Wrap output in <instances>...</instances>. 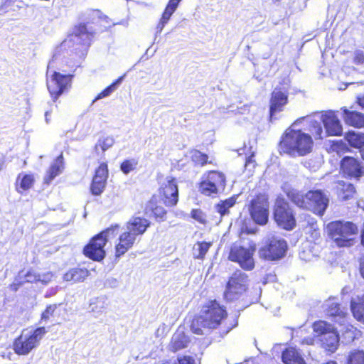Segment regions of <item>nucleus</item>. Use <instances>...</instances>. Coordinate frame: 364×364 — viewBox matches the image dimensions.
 <instances>
[{"instance_id":"obj_1","label":"nucleus","mask_w":364,"mask_h":364,"mask_svg":"<svg viewBox=\"0 0 364 364\" xmlns=\"http://www.w3.org/2000/svg\"><path fill=\"white\" fill-rule=\"evenodd\" d=\"M301 120L309 124V131L316 139L342 134V124L333 111L329 110L321 114L305 117Z\"/></svg>"},{"instance_id":"obj_2","label":"nucleus","mask_w":364,"mask_h":364,"mask_svg":"<svg viewBox=\"0 0 364 364\" xmlns=\"http://www.w3.org/2000/svg\"><path fill=\"white\" fill-rule=\"evenodd\" d=\"M226 316L223 306L215 300L210 301L203 306L199 316L193 321L191 330L198 335L206 334L217 328Z\"/></svg>"},{"instance_id":"obj_3","label":"nucleus","mask_w":364,"mask_h":364,"mask_svg":"<svg viewBox=\"0 0 364 364\" xmlns=\"http://www.w3.org/2000/svg\"><path fill=\"white\" fill-rule=\"evenodd\" d=\"M313 141L311 136L300 130L289 129L280 143L282 151L295 156H303L311 151Z\"/></svg>"},{"instance_id":"obj_4","label":"nucleus","mask_w":364,"mask_h":364,"mask_svg":"<svg viewBox=\"0 0 364 364\" xmlns=\"http://www.w3.org/2000/svg\"><path fill=\"white\" fill-rule=\"evenodd\" d=\"M289 197L297 206L319 215L324 213L328 204V198L321 191H310L305 195L291 192Z\"/></svg>"},{"instance_id":"obj_5","label":"nucleus","mask_w":364,"mask_h":364,"mask_svg":"<svg viewBox=\"0 0 364 364\" xmlns=\"http://www.w3.org/2000/svg\"><path fill=\"white\" fill-rule=\"evenodd\" d=\"M327 232L338 247H350L358 233L357 225L352 222L336 220L328 224Z\"/></svg>"},{"instance_id":"obj_6","label":"nucleus","mask_w":364,"mask_h":364,"mask_svg":"<svg viewBox=\"0 0 364 364\" xmlns=\"http://www.w3.org/2000/svg\"><path fill=\"white\" fill-rule=\"evenodd\" d=\"M46 333L44 327L35 330H23L13 343V350L18 355H26L37 348Z\"/></svg>"},{"instance_id":"obj_7","label":"nucleus","mask_w":364,"mask_h":364,"mask_svg":"<svg viewBox=\"0 0 364 364\" xmlns=\"http://www.w3.org/2000/svg\"><path fill=\"white\" fill-rule=\"evenodd\" d=\"M118 225L112 226L94 237L84 248V254L93 260L100 261L105 256L104 247L106 242L117 235Z\"/></svg>"},{"instance_id":"obj_8","label":"nucleus","mask_w":364,"mask_h":364,"mask_svg":"<svg viewBox=\"0 0 364 364\" xmlns=\"http://www.w3.org/2000/svg\"><path fill=\"white\" fill-rule=\"evenodd\" d=\"M313 328L319 337L323 348L332 353L337 350L339 337L333 326L326 321H318L314 323Z\"/></svg>"},{"instance_id":"obj_9","label":"nucleus","mask_w":364,"mask_h":364,"mask_svg":"<svg viewBox=\"0 0 364 364\" xmlns=\"http://www.w3.org/2000/svg\"><path fill=\"white\" fill-rule=\"evenodd\" d=\"M54 60L49 62L47 70V87L53 100H55L70 86L71 76L61 75L52 70Z\"/></svg>"},{"instance_id":"obj_10","label":"nucleus","mask_w":364,"mask_h":364,"mask_svg":"<svg viewBox=\"0 0 364 364\" xmlns=\"http://www.w3.org/2000/svg\"><path fill=\"white\" fill-rule=\"evenodd\" d=\"M225 187V175L221 172L212 171L203 176L199 191L205 196H213L223 191Z\"/></svg>"},{"instance_id":"obj_11","label":"nucleus","mask_w":364,"mask_h":364,"mask_svg":"<svg viewBox=\"0 0 364 364\" xmlns=\"http://www.w3.org/2000/svg\"><path fill=\"white\" fill-rule=\"evenodd\" d=\"M274 218L277 225L286 230H291L296 224L294 214L289 203L277 198L274 208Z\"/></svg>"},{"instance_id":"obj_12","label":"nucleus","mask_w":364,"mask_h":364,"mask_svg":"<svg viewBox=\"0 0 364 364\" xmlns=\"http://www.w3.org/2000/svg\"><path fill=\"white\" fill-rule=\"evenodd\" d=\"M255 250V244H250L247 247L235 245L231 247L229 259L237 262L244 269L250 270L255 266L253 255Z\"/></svg>"},{"instance_id":"obj_13","label":"nucleus","mask_w":364,"mask_h":364,"mask_svg":"<svg viewBox=\"0 0 364 364\" xmlns=\"http://www.w3.org/2000/svg\"><path fill=\"white\" fill-rule=\"evenodd\" d=\"M252 220L258 225H265L268 221L269 202L265 195H259L252 199L249 207Z\"/></svg>"},{"instance_id":"obj_14","label":"nucleus","mask_w":364,"mask_h":364,"mask_svg":"<svg viewBox=\"0 0 364 364\" xmlns=\"http://www.w3.org/2000/svg\"><path fill=\"white\" fill-rule=\"evenodd\" d=\"M247 276L241 271H237L230 277L225 291L228 300H233L242 294L247 289Z\"/></svg>"},{"instance_id":"obj_15","label":"nucleus","mask_w":364,"mask_h":364,"mask_svg":"<svg viewBox=\"0 0 364 364\" xmlns=\"http://www.w3.org/2000/svg\"><path fill=\"white\" fill-rule=\"evenodd\" d=\"M287 249V242L284 240L273 238L268 244L261 247L259 257L269 260H276L284 256Z\"/></svg>"},{"instance_id":"obj_16","label":"nucleus","mask_w":364,"mask_h":364,"mask_svg":"<svg viewBox=\"0 0 364 364\" xmlns=\"http://www.w3.org/2000/svg\"><path fill=\"white\" fill-rule=\"evenodd\" d=\"M161 193L167 206H173L178 202V191L176 180L171 176L166 177L161 183Z\"/></svg>"},{"instance_id":"obj_17","label":"nucleus","mask_w":364,"mask_h":364,"mask_svg":"<svg viewBox=\"0 0 364 364\" xmlns=\"http://www.w3.org/2000/svg\"><path fill=\"white\" fill-rule=\"evenodd\" d=\"M341 170L344 176L355 178L360 177L364 172L361 162L350 156H346L342 159Z\"/></svg>"},{"instance_id":"obj_18","label":"nucleus","mask_w":364,"mask_h":364,"mask_svg":"<svg viewBox=\"0 0 364 364\" xmlns=\"http://www.w3.org/2000/svg\"><path fill=\"white\" fill-rule=\"evenodd\" d=\"M108 178V168L106 163H102L96 169L90 190L93 195L100 196L104 191Z\"/></svg>"},{"instance_id":"obj_19","label":"nucleus","mask_w":364,"mask_h":364,"mask_svg":"<svg viewBox=\"0 0 364 364\" xmlns=\"http://www.w3.org/2000/svg\"><path fill=\"white\" fill-rule=\"evenodd\" d=\"M136 238L130 231L124 229L119 235L118 242L115 245L116 257H119L131 249L135 242Z\"/></svg>"},{"instance_id":"obj_20","label":"nucleus","mask_w":364,"mask_h":364,"mask_svg":"<svg viewBox=\"0 0 364 364\" xmlns=\"http://www.w3.org/2000/svg\"><path fill=\"white\" fill-rule=\"evenodd\" d=\"M326 314L331 317L334 318L336 322L341 323L344 321L347 314L346 308H341L338 302L334 299H329L325 303Z\"/></svg>"},{"instance_id":"obj_21","label":"nucleus","mask_w":364,"mask_h":364,"mask_svg":"<svg viewBox=\"0 0 364 364\" xmlns=\"http://www.w3.org/2000/svg\"><path fill=\"white\" fill-rule=\"evenodd\" d=\"M149 225L150 223L146 218L132 217L126 223L124 229L127 231H130L132 234L136 237V236L144 234Z\"/></svg>"},{"instance_id":"obj_22","label":"nucleus","mask_w":364,"mask_h":364,"mask_svg":"<svg viewBox=\"0 0 364 364\" xmlns=\"http://www.w3.org/2000/svg\"><path fill=\"white\" fill-rule=\"evenodd\" d=\"M287 103V95L280 89L275 88L272 93L270 100V116L271 117L282 110L284 106Z\"/></svg>"},{"instance_id":"obj_23","label":"nucleus","mask_w":364,"mask_h":364,"mask_svg":"<svg viewBox=\"0 0 364 364\" xmlns=\"http://www.w3.org/2000/svg\"><path fill=\"white\" fill-rule=\"evenodd\" d=\"M345 123L355 128H364V114L342 107Z\"/></svg>"},{"instance_id":"obj_24","label":"nucleus","mask_w":364,"mask_h":364,"mask_svg":"<svg viewBox=\"0 0 364 364\" xmlns=\"http://www.w3.org/2000/svg\"><path fill=\"white\" fill-rule=\"evenodd\" d=\"M64 170V162L63 154L58 156L52 163L47 171L44 178L46 183L49 184L57 176L60 175Z\"/></svg>"},{"instance_id":"obj_25","label":"nucleus","mask_w":364,"mask_h":364,"mask_svg":"<svg viewBox=\"0 0 364 364\" xmlns=\"http://www.w3.org/2000/svg\"><path fill=\"white\" fill-rule=\"evenodd\" d=\"M92 36V32L89 31L85 24H80L74 28L73 33L70 36V41L80 44L87 45Z\"/></svg>"},{"instance_id":"obj_26","label":"nucleus","mask_w":364,"mask_h":364,"mask_svg":"<svg viewBox=\"0 0 364 364\" xmlns=\"http://www.w3.org/2000/svg\"><path fill=\"white\" fill-rule=\"evenodd\" d=\"M350 309L354 318L364 323V293L351 299Z\"/></svg>"},{"instance_id":"obj_27","label":"nucleus","mask_w":364,"mask_h":364,"mask_svg":"<svg viewBox=\"0 0 364 364\" xmlns=\"http://www.w3.org/2000/svg\"><path fill=\"white\" fill-rule=\"evenodd\" d=\"M188 343L189 339L186 334L183 331L178 330L172 336L169 348L171 350L176 352L186 348Z\"/></svg>"},{"instance_id":"obj_28","label":"nucleus","mask_w":364,"mask_h":364,"mask_svg":"<svg viewBox=\"0 0 364 364\" xmlns=\"http://www.w3.org/2000/svg\"><path fill=\"white\" fill-rule=\"evenodd\" d=\"M89 275V272L83 268H73L63 275V279L73 283L83 282Z\"/></svg>"},{"instance_id":"obj_29","label":"nucleus","mask_w":364,"mask_h":364,"mask_svg":"<svg viewBox=\"0 0 364 364\" xmlns=\"http://www.w3.org/2000/svg\"><path fill=\"white\" fill-rule=\"evenodd\" d=\"M35 182V178L33 174H26L21 173L16 179V191L19 193L31 188Z\"/></svg>"},{"instance_id":"obj_30","label":"nucleus","mask_w":364,"mask_h":364,"mask_svg":"<svg viewBox=\"0 0 364 364\" xmlns=\"http://www.w3.org/2000/svg\"><path fill=\"white\" fill-rule=\"evenodd\" d=\"M282 360L285 364H306L294 348H289L283 352Z\"/></svg>"},{"instance_id":"obj_31","label":"nucleus","mask_w":364,"mask_h":364,"mask_svg":"<svg viewBox=\"0 0 364 364\" xmlns=\"http://www.w3.org/2000/svg\"><path fill=\"white\" fill-rule=\"evenodd\" d=\"M346 140L348 144L356 149H360L364 146V134L354 131L348 132L345 135Z\"/></svg>"},{"instance_id":"obj_32","label":"nucleus","mask_w":364,"mask_h":364,"mask_svg":"<svg viewBox=\"0 0 364 364\" xmlns=\"http://www.w3.org/2000/svg\"><path fill=\"white\" fill-rule=\"evenodd\" d=\"M236 203V198L235 197L229 198L224 200H220L215 208L216 211L220 214V217H224L229 215L230 210L232 208Z\"/></svg>"},{"instance_id":"obj_33","label":"nucleus","mask_w":364,"mask_h":364,"mask_svg":"<svg viewBox=\"0 0 364 364\" xmlns=\"http://www.w3.org/2000/svg\"><path fill=\"white\" fill-rule=\"evenodd\" d=\"M114 144V139L110 136H103L99 138L95 146V150L97 154L101 151L102 153L111 148Z\"/></svg>"},{"instance_id":"obj_34","label":"nucleus","mask_w":364,"mask_h":364,"mask_svg":"<svg viewBox=\"0 0 364 364\" xmlns=\"http://www.w3.org/2000/svg\"><path fill=\"white\" fill-rule=\"evenodd\" d=\"M18 279H19V284H22L25 282H38V279H39L38 273L35 270L31 269L27 271L26 272H21L18 273Z\"/></svg>"},{"instance_id":"obj_35","label":"nucleus","mask_w":364,"mask_h":364,"mask_svg":"<svg viewBox=\"0 0 364 364\" xmlns=\"http://www.w3.org/2000/svg\"><path fill=\"white\" fill-rule=\"evenodd\" d=\"M346 364H364V350H353L349 352Z\"/></svg>"},{"instance_id":"obj_36","label":"nucleus","mask_w":364,"mask_h":364,"mask_svg":"<svg viewBox=\"0 0 364 364\" xmlns=\"http://www.w3.org/2000/svg\"><path fill=\"white\" fill-rule=\"evenodd\" d=\"M156 200L155 198H151L146 207V210H151L156 218L164 219L166 215V211L162 206L156 205Z\"/></svg>"},{"instance_id":"obj_37","label":"nucleus","mask_w":364,"mask_h":364,"mask_svg":"<svg viewBox=\"0 0 364 364\" xmlns=\"http://www.w3.org/2000/svg\"><path fill=\"white\" fill-rule=\"evenodd\" d=\"M211 243L210 242H197L194 245L193 251L194 257L203 259L208 251Z\"/></svg>"},{"instance_id":"obj_38","label":"nucleus","mask_w":364,"mask_h":364,"mask_svg":"<svg viewBox=\"0 0 364 364\" xmlns=\"http://www.w3.org/2000/svg\"><path fill=\"white\" fill-rule=\"evenodd\" d=\"M340 326L341 328L340 329V331L342 333L343 336H344L345 339L349 342L353 341L355 339V328L346 323V320L340 323Z\"/></svg>"},{"instance_id":"obj_39","label":"nucleus","mask_w":364,"mask_h":364,"mask_svg":"<svg viewBox=\"0 0 364 364\" xmlns=\"http://www.w3.org/2000/svg\"><path fill=\"white\" fill-rule=\"evenodd\" d=\"M124 76L125 75L121 76L114 82H113L112 85L105 88L97 96L95 100L109 96L117 89V85L122 82Z\"/></svg>"},{"instance_id":"obj_40","label":"nucleus","mask_w":364,"mask_h":364,"mask_svg":"<svg viewBox=\"0 0 364 364\" xmlns=\"http://www.w3.org/2000/svg\"><path fill=\"white\" fill-rule=\"evenodd\" d=\"M106 299L103 297L96 298L90 305V310L95 313L102 312L107 308Z\"/></svg>"},{"instance_id":"obj_41","label":"nucleus","mask_w":364,"mask_h":364,"mask_svg":"<svg viewBox=\"0 0 364 364\" xmlns=\"http://www.w3.org/2000/svg\"><path fill=\"white\" fill-rule=\"evenodd\" d=\"M137 164L138 162L136 159H128L122 163L120 168L124 173L128 174L136 168Z\"/></svg>"},{"instance_id":"obj_42","label":"nucleus","mask_w":364,"mask_h":364,"mask_svg":"<svg viewBox=\"0 0 364 364\" xmlns=\"http://www.w3.org/2000/svg\"><path fill=\"white\" fill-rule=\"evenodd\" d=\"M191 157L196 164L203 166L207 163L208 156L199 151L194 150L191 152Z\"/></svg>"},{"instance_id":"obj_43","label":"nucleus","mask_w":364,"mask_h":364,"mask_svg":"<svg viewBox=\"0 0 364 364\" xmlns=\"http://www.w3.org/2000/svg\"><path fill=\"white\" fill-rule=\"evenodd\" d=\"M331 148L338 154H342L348 151V145L341 140L333 141Z\"/></svg>"},{"instance_id":"obj_44","label":"nucleus","mask_w":364,"mask_h":364,"mask_svg":"<svg viewBox=\"0 0 364 364\" xmlns=\"http://www.w3.org/2000/svg\"><path fill=\"white\" fill-rule=\"evenodd\" d=\"M57 307L58 304H50L48 306L41 314V320L43 321H48L50 316H53Z\"/></svg>"},{"instance_id":"obj_45","label":"nucleus","mask_w":364,"mask_h":364,"mask_svg":"<svg viewBox=\"0 0 364 364\" xmlns=\"http://www.w3.org/2000/svg\"><path fill=\"white\" fill-rule=\"evenodd\" d=\"M181 0H169L164 13L171 16Z\"/></svg>"},{"instance_id":"obj_46","label":"nucleus","mask_w":364,"mask_h":364,"mask_svg":"<svg viewBox=\"0 0 364 364\" xmlns=\"http://www.w3.org/2000/svg\"><path fill=\"white\" fill-rule=\"evenodd\" d=\"M343 186L346 188V190L343 191L340 196L343 200H346L353 196L355 193V188L351 184L343 185Z\"/></svg>"},{"instance_id":"obj_47","label":"nucleus","mask_w":364,"mask_h":364,"mask_svg":"<svg viewBox=\"0 0 364 364\" xmlns=\"http://www.w3.org/2000/svg\"><path fill=\"white\" fill-rule=\"evenodd\" d=\"M39 279H38V282H41L43 285L48 284L53 279L54 274L51 272H47L45 273L40 274Z\"/></svg>"},{"instance_id":"obj_48","label":"nucleus","mask_w":364,"mask_h":364,"mask_svg":"<svg viewBox=\"0 0 364 364\" xmlns=\"http://www.w3.org/2000/svg\"><path fill=\"white\" fill-rule=\"evenodd\" d=\"M353 60L357 65L364 64V52L361 50H355Z\"/></svg>"},{"instance_id":"obj_49","label":"nucleus","mask_w":364,"mask_h":364,"mask_svg":"<svg viewBox=\"0 0 364 364\" xmlns=\"http://www.w3.org/2000/svg\"><path fill=\"white\" fill-rule=\"evenodd\" d=\"M171 16H168L167 14L163 13L162 16L160 19V21L156 26V34L161 33L162 30L164 29L165 25L168 23L169 21Z\"/></svg>"},{"instance_id":"obj_50","label":"nucleus","mask_w":364,"mask_h":364,"mask_svg":"<svg viewBox=\"0 0 364 364\" xmlns=\"http://www.w3.org/2000/svg\"><path fill=\"white\" fill-rule=\"evenodd\" d=\"M191 217L200 223H204L205 222V215L200 210H193L191 212Z\"/></svg>"},{"instance_id":"obj_51","label":"nucleus","mask_w":364,"mask_h":364,"mask_svg":"<svg viewBox=\"0 0 364 364\" xmlns=\"http://www.w3.org/2000/svg\"><path fill=\"white\" fill-rule=\"evenodd\" d=\"M90 15L92 18V21H95L97 18V19H107V17L105 16H103L100 11L99 10H93L90 11Z\"/></svg>"},{"instance_id":"obj_52","label":"nucleus","mask_w":364,"mask_h":364,"mask_svg":"<svg viewBox=\"0 0 364 364\" xmlns=\"http://www.w3.org/2000/svg\"><path fill=\"white\" fill-rule=\"evenodd\" d=\"M178 364H194V360L190 356L178 357Z\"/></svg>"},{"instance_id":"obj_53","label":"nucleus","mask_w":364,"mask_h":364,"mask_svg":"<svg viewBox=\"0 0 364 364\" xmlns=\"http://www.w3.org/2000/svg\"><path fill=\"white\" fill-rule=\"evenodd\" d=\"M166 331V326L165 324L161 325L156 330L157 336H162Z\"/></svg>"},{"instance_id":"obj_54","label":"nucleus","mask_w":364,"mask_h":364,"mask_svg":"<svg viewBox=\"0 0 364 364\" xmlns=\"http://www.w3.org/2000/svg\"><path fill=\"white\" fill-rule=\"evenodd\" d=\"M360 272L362 277L364 279V257L360 259Z\"/></svg>"},{"instance_id":"obj_55","label":"nucleus","mask_w":364,"mask_h":364,"mask_svg":"<svg viewBox=\"0 0 364 364\" xmlns=\"http://www.w3.org/2000/svg\"><path fill=\"white\" fill-rule=\"evenodd\" d=\"M302 343L308 345H312L314 343V338L311 337L306 338L303 340Z\"/></svg>"},{"instance_id":"obj_56","label":"nucleus","mask_w":364,"mask_h":364,"mask_svg":"<svg viewBox=\"0 0 364 364\" xmlns=\"http://www.w3.org/2000/svg\"><path fill=\"white\" fill-rule=\"evenodd\" d=\"M357 102L360 106L364 108V97H358Z\"/></svg>"},{"instance_id":"obj_57","label":"nucleus","mask_w":364,"mask_h":364,"mask_svg":"<svg viewBox=\"0 0 364 364\" xmlns=\"http://www.w3.org/2000/svg\"><path fill=\"white\" fill-rule=\"evenodd\" d=\"M49 114H50L49 112H48V111H47V112H46V113H45V117H46V123H48V122H49V119H48V115H49Z\"/></svg>"},{"instance_id":"obj_58","label":"nucleus","mask_w":364,"mask_h":364,"mask_svg":"<svg viewBox=\"0 0 364 364\" xmlns=\"http://www.w3.org/2000/svg\"><path fill=\"white\" fill-rule=\"evenodd\" d=\"M312 228H314V232H315V234H316V235H317V234H318V232H316V230L318 229V225H316V223L313 224V227H312Z\"/></svg>"},{"instance_id":"obj_59","label":"nucleus","mask_w":364,"mask_h":364,"mask_svg":"<svg viewBox=\"0 0 364 364\" xmlns=\"http://www.w3.org/2000/svg\"><path fill=\"white\" fill-rule=\"evenodd\" d=\"M299 257H300V258H301L302 259L306 260V258L304 257V252H300V253H299Z\"/></svg>"},{"instance_id":"obj_60","label":"nucleus","mask_w":364,"mask_h":364,"mask_svg":"<svg viewBox=\"0 0 364 364\" xmlns=\"http://www.w3.org/2000/svg\"><path fill=\"white\" fill-rule=\"evenodd\" d=\"M361 152H362V157H363V159L364 160V149L362 150Z\"/></svg>"},{"instance_id":"obj_61","label":"nucleus","mask_w":364,"mask_h":364,"mask_svg":"<svg viewBox=\"0 0 364 364\" xmlns=\"http://www.w3.org/2000/svg\"><path fill=\"white\" fill-rule=\"evenodd\" d=\"M250 161H251V159H250L246 162V164H247V163H250Z\"/></svg>"},{"instance_id":"obj_62","label":"nucleus","mask_w":364,"mask_h":364,"mask_svg":"<svg viewBox=\"0 0 364 364\" xmlns=\"http://www.w3.org/2000/svg\"><path fill=\"white\" fill-rule=\"evenodd\" d=\"M1 170V164L0 163V171Z\"/></svg>"}]
</instances>
